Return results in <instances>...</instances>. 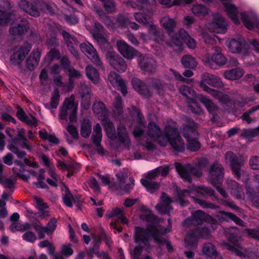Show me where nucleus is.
<instances>
[{
  "label": "nucleus",
  "mask_w": 259,
  "mask_h": 259,
  "mask_svg": "<svg viewBox=\"0 0 259 259\" xmlns=\"http://www.w3.org/2000/svg\"><path fill=\"white\" fill-rule=\"evenodd\" d=\"M14 163L15 166L12 168L13 172L20 177L23 180L27 181L29 179V175L26 174V170L24 169L20 161L16 160Z\"/></svg>",
  "instance_id": "45"
},
{
  "label": "nucleus",
  "mask_w": 259,
  "mask_h": 259,
  "mask_svg": "<svg viewBox=\"0 0 259 259\" xmlns=\"http://www.w3.org/2000/svg\"><path fill=\"white\" fill-rule=\"evenodd\" d=\"M181 63L185 68H194L197 66L195 59L189 55L184 56L181 59Z\"/></svg>",
  "instance_id": "53"
},
{
  "label": "nucleus",
  "mask_w": 259,
  "mask_h": 259,
  "mask_svg": "<svg viewBox=\"0 0 259 259\" xmlns=\"http://www.w3.org/2000/svg\"><path fill=\"white\" fill-rule=\"evenodd\" d=\"M62 191V199L64 204L68 207H71L73 206V202L75 199L71 193L69 189L66 185L62 183L61 186Z\"/></svg>",
  "instance_id": "38"
},
{
  "label": "nucleus",
  "mask_w": 259,
  "mask_h": 259,
  "mask_svg": "<svg viewBox=\"0 0 259 259\" xmlns=\"http://www.w3.org/2000/svg\"><path fill=\"white\" fill-rule=\"evenodd\" d=\"M202 227L198 228L196 230L190 232L185 238V244L187 246L192 247L197 242L199 237L207 238L210 233L208 228L210 224L208 223L202 225Z\"/></svg>",
  "instance_id": "11"
},
{
  "label": "nucleus",
  "mask_w": 259,
  "mask_h": 259,
  "mask_svg": "<svg viewBox=\"0 0 259 259\" xmlns=\"http://www.w3.org/2000/svg\"><path fill=\"white\" fill-rule=\"evenodd\" d=\"M94 113L100 118H104L107 114L105 105L100 101L95 102L93 105Z\"/></svg>",
  "instance_id": "46"
},
{
  "label": "nucleus",
  "mask_w": 259,
  "mask_h": 259,
  "mask_svg": "<svg viewBox=\"0 0 259 259\" xmlns=\"http://www.w3.org/2000/svg\"><path fill=\"white\" fill-rule=\"evenodd\" d=\"M160 23L168 33L169 40L166 43L169 45V44L171 43V37L175 34H173L172 32L177 26V22L176 19L171 18L169 16H165L160 19Z\"/></svg>",
  "instance_id": "22"
},
{
  "label": "nucleus",
  "mask_w": 259,
  "mask_h": 259,
  "mask_svg": "<svg viewBox=\"0 0 259 259\" xmlns=\"http://www.w3.org/2000/svg\"><path fill=\"white\" fill-rule=\"evenodd\" d=\"M238 14V11L237 7L234 4H232L230 0H228V17H229L236 25L240 24Z\"/></svg>",
  "instance_id": "40"
},
{
  "label": "nucleus",
  "mask_w": 259,
  "mask_h": 259,
  "mask_svg": "<svg viewBox=\"0 0 259 259\" xmlns=\"http://www.w3.org/2000/svg\"><path fill=\"white\" fill-rule=\"evenodd\" d=\"M228 188L231 189V194L236 198H241V190L239 184L235 181L228 178Z\"/></svg>",
  "instance_id": "44"
},
{
  "label": "nucleus",
  "mask_w": 259,
  "mask_h": 259,
  "mask_svg": "<svg viewBox=\"0 0 259 259\" xmlns=\"http://www.w3.org/2000/svg\"><path fill=\"white\" fill-rule=\"evenodd\" d=\"M259 136V126L254 128H243L241 136L243 138L251 139Z\"/></svg>",
  "instance_id": "51"
},
{
  "label": "nucleus",
  "mask_w": 259,
  "mask_h": 259,
  "mask_svg": "<svg viewBox=\"0 0 259 259\" xmlns=\"http://www.w3.org/2000/svg\"><path fill=\"white\" fill-rule=\"evenodd\" d=\"M36 207L38 210L37 216L41 219L47 220L51 215L48 209V205L44 202L42 199L37 197H34Z\"/></svg>",
  "instance_id": "29"
},
{
  "label": "nucleus",
  "mask_w": 259,
  "mask_h": 259,
  "mask_svg": "<svg viewBox=\"0 0 259 259\" xmlns=\"http://www.w3.org/2000/svg\"><path fill=\"white\" fill-rule=\"evenodd\" d=\"M226 59L219 52L213 54H208L205 56V62L210 66H222L225 64Z\"/></svg>",
  "instance_id": "28"
},
{
  "label": "nucleus",
  "mask_w": 259,
  "mask_h": 259,
  "mask_svg": "<svg viewBox=\"0 0 259 259\" xmlns=\"http://www.w3.org/2000/svg\"><path fill=\"white\" fill-rule=\"evenodd\" d=\"M197 124L192 120L189 119L187 124L183 126L182 131L187 140L188 149L191 151H197L200 148V144L197 139Z\"/></svg>",
  "instance_id": "6"
},
{
  "label": "nucleus",
  "mask_w": 259,
  "mask_h": 259,
  "mask_svg": "<svg viewBox=\"0 0 259 259\" xmlns=\"http://www.w3.org/2000/svg\"><path fill=\"white\" fill-rule=\"evenodd\" d=\"M92 126L88 119H84L81 124L80 134L84 138L89 137L91 133Z\"/></svg>",
  "instance_id": "54"
},
{
  "label": "nucleus",
  "mask_w": 259,
  "mask_h": 259,
  "mask_svg": "<svg viewBox=\"0 0 259 259\" xmlns=\"http://www.w3.org/2000/svg\"><path fill=\"white\" fill-rule=\"evenodd\" d=\"M168 227L164 229L159 225L153 224L148 227V230L158 245L162 246L165 244L168 251L171 252L172 251V247L170 243L162 237V235L169 232L171 230V224L170 219L168 220Z\"/></svg>",
  "instance_id": "8"
},
{
  "label": "nucleus",
  "mask_w": 259,
  "mask_h": 259,
  "mask_svg": "<svg viewBox=\"0 0 259 259\" xmlns=\"http://www.w3.org/2000/svg\"><path fill=\"white\" fill-rule=\"evenodd\" d=\"M106 57L111 66L117 71L123 72L125 71L126 65L125 61L116 54L115 52H108L106 55Z\"/></svg>",
  "instance_id": "19"
},
{
  "label": "nucleus",
  "mask_w": 259,
  "mask_h": 259,
  "mask_svg": "<svg viewBox=\"0 0 259 259\" xmlns=\"http://www.w3.org/2000/svg\"><path fill=\"white\" fill-rule=\"evenodd\" d=\"M81 51L84 53L88 58L94 64L97 65H101V61L95 49L91 44H81L80 45Z\"/></svg>",
  "instance_id": "26"
},
{
  "label": "nucleus",
  "mask_w": 259,
  "mask_h": 259,
  "mask_svg": "<svg viewBox=\"0 0 259 259\" xmlns=\"http://www.w3.org/2000/svg\"><path fill=\"white\" fill-rule=\"evenodd\" d=\"M102 138V130L100 125L97 123L93 128L92 139L95 145L100 144Z\"/></svg>",
  "instance_id": "48"
},
{
  "label": "nucleus",
  "mask_w": 259,
  "mask_h": 259,
  "mask_svg": "<svg viewBox=\"0 0 259 259\" xmlns=\"http://www.w3.org/2000/svg\"><path fill=\"white\" fill-rule=\"evenodd\" d=\"M138 62L141 69L145 72H153L155 70L156 61L148 55H140L138 57Z\"/></svg>",
  "instance_id": "20"
},
{
  "label": "nucleus",
  "mask_w": 259,
  "mask_h": 259,
  "mask_svg": "<svg viewBox=\"0 0 259 259\" xmlns=\"http://www.w3.org/2000/svg\"><path fill=\"white\" fill-rule=\"evenodd\" d=\"M171 202V198L166 194L163 193L160 197V202L156 205V208L161 213H169L171 210V207L170 206Z\"/></svg>",
  "instance_id": "32"
},
{
  "label": "nucleus",
  "mask_w": 259,
  "mask_h": 259,
  "mask_svg": "<svg viewBox=\"0 0 259 259\" xmlns=\"http://www.w3.org/2000/svg\"><path fill=\"white\" fill-rule=\"evenodd\" d=\"M147 135L160 145L165 146L168 143L176 151L183 152L185 144L181 139L175 122L170 121L164 127V134H161L159 127L154 123H150L148 126Z\"/></svg>",
  "instance_id": "1"
},
{
  "label": "nucleus",
  "mask_w": 259,
  "mask_h": 259,
  "mask_svg": "<svg viewBox=\"0 0 259 259\" xmlns=\"http://www.w3.org/2000/svg\"><path fill=\"white\" fill-rule=\"evenodd\" d=\"M240 16L243 25L246 28L253 30L255 27L259 30V19L255 20L254 22H252L246 12H242Z\"/></svg>",
  "instance_id": "36"
},
{
  "label": "nucleus",
  "mask_w": 259,
  "mask_h": 259,
  "mask_svg": "<svg viewBox=\"0 0 259 259\" xmlns=\"http://www.w3.org/2000/svg\"><path fill=\"white\" fill-rule=\"evenodd\" d=\"M31 49V45L28 43L15 47L10 56L11 63L14 65H21Z\"/></svg>",
  "instance_id": "15"
},
{
  "label": "nucleus",
  "mask_w": 259,
  "mask_h": 259,
  "mask_svg": "<svg viewBox=\"0 0 259 259\" xmlns=\"http://www.w3.org/2000/svg\"><path fill=\"white\" fill-rule=\"evenodd\" d=\"M116 45L119 53L127 59H133L138 55V52L123 40H117Z\"/></svg>",
  "instance_id": "21"
},
{
  "label": "nucleus",
  "mask_w": 259,
  "mask_h": 259,
  "mask_svg": "<svg viewBox=\"0 0 259 259\" xmlns=\"http://www.w3.org/2000/svg\"><path fill=\"white\" fill-rule=\"evenodd\" d=\"M213 194V191L207 187L203 186L195 188L194 189H191L190 190H182L178 192V197L180 205L182 206H185L187 203V201L183 200V198L186 196H190L191 198L194 199V201L198 203L200 206L203 208H212L214 207L213 204L211 203H208L205 201L199 199L198 198H195L194 196H199L200 195H210Z\"/></svg>",
  "instance_id": "3"
},
{
  "label": "nucleus",
  "mask_w": 259,
  "mask_h": 259,
  "mask_svg": "<svg viewBox=\"0 0 259 259\" xmlns=\"http://www.w3.org/2000/svg\"><path fill=\"white\" fill-rule=\"evenodd\" d=\"M148 237V233L145 229L139 227H135L134 235L135 242L142 243L145 245Z\"/></svg>",
  "instance_id": "37"
},
{
  "label": "nucleus",
  "mask_w": 259,
  "mask_h": 259,
  "mask_svg": "<svg viewBox=\"0 0 259 259\" xmlns=\"http://www.w3.org/2000/svg\"><path fill=\"white\" fill-rule=\"evenodd\" d=\"M41 50L37 48L33 50L26 60V67L30 70H33L37 66L39 62Z\"/></svg>",
  "instance_id": "30"
},
{
  "label": "nucleus",
  "mask_w": 259,
  "mask_h": 259,
  "mask_svg": "<svg viewBox=\"0 0 259 259\" xmlns=\"http://www.w3.org/2000/svg\"><path fill=\"white\" fill-rule=\"evenodd\" d=\"M141 183L147 190L150 193H153L159 188V184L157 183L150 180L141 179Z\"/></svg>",
  "instance_id": "49"
},
{
  "label": "nucleus",
  "mask_w": 259,
  "mask_h": 259,
  "mask_svg": "<svg viewBox=\"0 0 259 259\" xmlns=\"http://www.w3.org/2000/svg\"><path fill=\"white\" fill-rule=\"evenodd\" d=\"M223 169V167L220 164L214 163L210 167L208 179L209 181L215 187L220 193L225 197L226 195L225 191L221 186L224 175Z\"/></svg>",
  "instance_id": "10"
},
{
  "label": "nucleus",
  "mask_w": 259,
  "mask_h": 259,
  "mask_svg": "<svg viewBox=\"0 0 259 259\" xmlns=\"http://www.w3.org/2000/svg\"><path fill=\"white\" fill-rule=\"evenodd\" d=\"M93 36L100 45H109V42L101 33L93 32Z\"/></svg>",
  "instance_id": "63"
},
{
  "label": "nucleus",
  "mask_w": 259,
  "mask_h": 259,
  "mask_svg": "<svg viewBox=\"0 0 259 259\" xmlns=\"http://www.w3.org/2000/svg\"><path fill=\"white\" fill-rule=\"evenodd\" d=\"M113 112L115 114H120L122 111V104L121 98L120 96H117L113 102Z\"/></svg>",
  "instance_id": "60"
},
{
  "label": "nucleus",
  "mask_w": 259,
  "mask_h": 259,
  "mask_svg": "<svg viewBox=\"0 0 259 259\" xmlns=\"http://www.w3.org/2000/svg\"><path fill=\"white\" fill-rule=\"evenodd\" d=\"M238 234L236 232L232 233L231 235L228 236V242L234 243V245L228 243V250L232 252L236 256L244 258L246 255L243 252L242 248L238 245Z\"/></svg>",
  "instance_id": "23"
},
{
  "label": "nucleus",
  "mask_w": 259,
  "mask_h": 259,
  "mask_svg": "<svg viewBox=\"0 0 259 259\" xmlns=\"http://www.w3.org/2000/svg\"><path fill=\"white\" fill-rule=\"evenodd\" d=\"M153 215L150 209L144 206L141 207L140 218L142 220L150 221L153 220Z\"/></svg>",
  "instance_id": "57"
},
{
  "label": "nucleus",
  "mask_w": 259,
  "mask_h": 259,
  "mask_svg": "<svg viewBox=\"0 0 259 259\" xmlns=\"http://www.w3.org/2000/svg\"><path fill=\"white\" fill-rule=\"evenodd\" d=\"M229 220L233 221L234 223H235L237 225L240 226H244V222L239 217L236 216L235 214L232 212H228V236H229V235H231V230H234V232H236L238 234V230L237 227H232L229 225Z\"/></svg>",
  "instance_id": "41"
},
{
  "label": "nucleus",
  "mask_w": 259,
  "mask_h": 259,
  "mask_svg": "<svg viewBox=\"0 0 259 259\" xmlns=\"http://www.w3.org/2000/svg\"><path fill=\"white\" fill-rule=\"evenodd\" d=\"M210 217L207 216L201 210L196 211L192 213V216L186 219L184 224L185 225H203L207 223L206 221L210 220Z\"/></svg>",
  "instance_id": "25"
},
{
  "label": "nucleus",
  "mask_w": 259,
  "mask_h": 259,
  "mask_svg": "<svg viewBox=\"0 0 259 259\" xmlns=\"http://www.w3.org/2000/svg\"><path fill=\"white\" fill-rule=\"evenodd\" d=\"M213 21L207 24V27L212 32L224 34L226 32L225 19L219 13L213 15Z\"/></svg>",
  "instance_id": "17"
},
{
  "label": "nucleus",
  "mask_w": 259,
  "mask_h": 259,
  "mask_svg": "<svg viewBox=\"0 0 259 259\" xmlns=\"http://www.w3.org/2000/svg\"><path fill=\"white\" fill-rule=\"evenodd\" d=\"M202 250L203 253L208 258L216 257H218L219 259L220 258L214 246L210 243H205L203 246Z\"/></svg>",
  "instance_id": "42"
},
{
  "label": "nucleus",
  "mask_w": 259,
  "mask_h": 259,
  "mask_svg": "<svg viewBox=\"0 0 259 259\" xmlns=\"http://www.w3.org/2000/svg\"><path fill=\"white\" fill-rule=\"evenodd\" d=\"M57 220L55 218H52L47 224L46 228L47 229V234H52L57 228Z\"/></svg>",
  "instance_id": "62"
},
{
  "label": "nucleus",
  "mask_w": 259,
  "mask_h": 259,
  "mask_svg": "<svg viewBox=\"0 0 259 259\" xmlns=\"http://www.w3.org/2000/svg\"><path fill=\"white\" fill-rule=\"evenodd\" d=\"M60 95L58 89H56L53 93L51 99L50 107L52 109L57 108L59 102Z\"/></svg>",
  "instance_id": "59"
},
{
  "label": "nucleus",
  "mask_w": 259,
  "mask_h": 259,
  "mask_svg": "<svg viewBox=\"0 0 259 259\" xmlns=\"http://www.w3.org/2000/svg\"><path fill=\"white\" fill-rule=\"evenodd\" d=\"M77 111V103L75 102L74 96L71 95L64 100L59 114V119L66 120L69 116L70 121L74 122L76 120Z\"/></svg>",
  "instance_id": "9"
},
{
  "label": "nucleus",
  "mask_w": 259,
  "mask_h": 259,
  "mask_svg": "<svg viewBox=\"0 0 259 259\" xmlns=\"http://www.w3.org/2000/svg\"><path fill=\"white\" fill-rule=\"evenodd\" d=\"M249 163L251 169L254 170L259 169V156L256 155L251 156Z\"/></svg>",
  "instance_id": "64"
},
{
  "label": "nucleus",
  "mask_w": 259,
  "mask_h": 259,
  "mask_svg": "<svg viewBox=\"0 0 259 259\" xmlns=\"http://www.w3.org/2000/svg\"><path fill=\"white\" fill-rule=\"evenodd\" d=\"M34 3L37 7L32 5H30L25 0H21L19 5L21 9L33 16H38L39 15V10H44L46 7H48L47 4L42 2L37 1Z\"/></svg>",
  "instance_id": "18"
},
{
  "label": "nucleus",
  "mask_w": 259,
  "mask_h": 259,
  "mask_svg": "<svg viewBox=\"0 0 259 259\" xmlns=\"http://www.w3.org/2000/svg\"><path fill=\"white\" fill-rule=\"evenodd\" d=\"M175 167L180 177L185 181L189 182H191L192 181L191 174L198 177L202 175L201 170L198 166L193 167L189 164L183 165L180 163H176Z\"/></svg>",
  "instance_id": "13"
},
{
  "label": "nucleus",
  "mask_w": 259,
  "mask_h": 259,
  "mask_svg": "<svg viewBox=\"0 0 259 259\" xmlns=\"http://www.w3.org/2000/svg\"><path fill=\"white\" fill-rule=\"evenodd\" d=\"M41 158L45 165L49 167L48 172L53 178V180L48 178L47 179V183L51 186H57V183L61 182L60 177L56 173L54 169L51 167L49 158L44 154L41 155Z\"/></svg>",
  "instance_id": "27"
},
{
  "label": "nucleus",
  "mask_w": 259,
  "mask_h": 259,
  "mask_svg": "<svg viewBox=\"0 0 259 259\" xmlns=\"http://www.w3.org/2000/svg\"><path fill=\"white\" fill-rule=\"evenodd\" d=\"M132 84L135 90L144 97L149 98L151 96L152 93L150 91V88H148L147 86L139 78H133L132 80Z\"/></svg>",
  "instance_id": "31"
},
{
  "label": "nucleus",
  "mask_w": 259,
  "mask_h": 259,
  "mask_svg": "<svg viewBox=\"0 0 259 259\" xmlns=\"http://www.w3.org/2000/svg\"><path fill=\"white\" fill-rule=\"evenodd\" d=\"M179 91L187 98L188 107L191 111L194 113L200 114L202 112V110L196 103V101L199 100V95L196 96L195 92L186 85L181 87Z\"/></svg>",
  "instance_id": "12"
},
{
  "label": "nucleus",
  "mask_w": 259,
  "mask_h": 259,
  "mask_svg": "<svg viewBox=\"0 0 259 259\" xmlns=\"http://www.w3.org/2000/svg\"><path fill=\"white\" fill-rule=\"evenodd\" d=\"M33 227L37 233L39 239L45 237V233H47V229L46 227H43L39 222H36L33 224Z\"/></svg>",
  "instance_id": "61"
},
{
  "label": "nucleus",
  "mask_w": 259,
  "mask_h": 259,
  "mask_svg": "<svg viewBox=\"0 0 259 259\" xmlns=\"http://www.w3.org/2000/svg\"><path fill=\"white\" fill-rule=\"evenodd\" d=\"M28 27V22L25 20H23L21 21V24H19L16 26L11 27L10 29V32L12 35H20L26 31Z\"/></svg>",
  "instance_id": "43"
},
{
  "label": "nucleus",
  "mask_w": 259,
  "mask_h": 259,
  "mask_svg": "<svg viewBox=\"0 0 259 259\" xmlns=\"http://www.w3.org/2000/svg\"><path fill=\"white\" fill-rule=\"evenodd\" d=\"M15 141V144L17 141H22L21 147L26 149L29 151H31L32 149V145L29 143L25 136V131L23 128H18L17 137L15 139H13Z\"/></svg>",
  "instance_id": "35"
},
{
  "label": "nucleus",
  "mask_w": 259,
  "mask_h": 259,
  "mask_svg": "<svg viewBox=\"0 0 259 259\" xmlns=\"http://www.w3.org/2000/svg\"><path fill=\"white\" fill-rule=\"evenodd\" d=\"M205 83H207L213 87H219L222 84V81L220 77L212 75L207 74L204 75L203 81L200 83V87L203 90L210 94L216 99H218L221 102L224 103L226 101V96L222 92L212 89L207 86Z\"/></svg>",
  "instance_id": "7"
},
{
  "label": "nucleus",
  "mask_w": 259,
  "mask_h": 259,
  "mask_svg": "<svg viewBox=\"0 0 259 259\" xmlns=\"http://www.w3.org/2000/svg\"><path fill=\"white\" fill-rule=\"evenodd\" d=\"M151 17V13L147 15L141 13H135L134 14L136 20L147 27L148 34L151 38L159 44L162 43L164 41L163 33L153 24Z\"/></svg>",
  "instance_id": "4"
},
{
  "label": "nucleus",
  "mask_w": 259,
  "mask_h": 259,
  "mask_svg": "<svg viewBox=\"0 0 259 259\" xmlns=\"http://www.w3.org/2000/svg\"><path fill=\"white\" fill-rule=\"evenodd\" d=\"M230 157V167L234 177L244 184L246 194L252 202V205L259 207V193L255 191L248 184L250 180L248 174L241 169L244 165V157L241 155H237L231 151H228V157Z\"/></svg>",
  "instance_id": "2"
},
{
  "label": "nucleus",
  "mask_w": 259,
  "mask_h": 259,
  "mask_svg": "<svg viewBox=\"0 0 259 259\" xmlns=\"http://www.w3.org/2000/svg\"><path fill=\"white\" fill-rule=\"evenodd\" d=\"M108 80L115 89L120 90L123 96L127 94V91L124 80L116 73L110 72L108 76Z\"/></svg>",
  "instance_id": "24"
},
{
  "label": "nucleus",
  "mask_w": 259,
  "mask_h": 259,
  "mask_svg": "<svg viewBox=\"0 0 259 259\" xmlns=\"http://www.w3.org/2000/svg\"><path fill=\"white\" fill-rule=\"evenodd\" d=\"M192 13L196 16L204 17L208 13V9L205 6L202 5H195L191 8Z\"/></svg>",
  "instance_id": "47"
},
{
  "label": "nucleus",
  "mask_w": 259,
  "mask_h": 259,
  "mask_svg": "<svg viewBox=\"0 0 259 259\" xmlns=\"http://www.w3.org/2000/svg\"><path fill=\"white\" fill-rule=\"evenodd\" d=\"M118 22L121 27H130L132 29L137 30L139 28V26L136 23L131 22L130 20L123 16H120L118 18Z\"/></svg>",
  "instance_id": "52"
},
{
  "label": "nucleus",
  "mask_w": 259,
  "mask_h": 259,
  "mask_svg": "<svg viewBox=\"0 0 259 259\" xmlns=\"http://www.w3.org/2000/svg\"><path fill=\"white\" fill-rule=\"evenodd\" d=\"M116 217L119 220H120L123 224H127L128 220L124 216L123 210L119 208H115L112 210L111 212L108 214L109 218Z\"/></svg>",
  "instance_id": "56"
},
{
  "label": "nucleus",
  "mask_w": 259,
  "mask_h": 259,
  "mask_svg": "<svg viewBox=\"0 0 259 259\" xmlns=\"http://www.w3.org/2000/svg\"><path fill=\"white\" fill-rule=\"evenodd\" d=\"M184 41L190 49H194L196 47L195 40L189 36L185 29L181 28L171 37V43L169 44V46H181Z\"/></svg>",
  "instance_id": "14"
},
{
  "label": "nucleus",
  "mask_w": 259,
  "mask_h": 259,
  "mask_svg": "<svg viewBox=\"0 0 259 259\" xmlns=\"http://www.w3.org/2000/svg\"><path fill=\"white\" fill-rule=\"evenodd\" d=\"M61 33L71 53L75 57H77L78 53L75 49L77 46L76 39L66 31H62Z\"/></svg>",
  "instance_id": "34"
},
{
  "label": "nucleus",
  "mask_w": 259,
  "mask_h": 259,
  "mask_svg": "<svg viewBox=\"0 0 259 259\" xmlns=\"http://www.w3.org/2000/svg\"><path fill=\"white\" fill-rule=\"evenodd\" d=\"M244 74V70L237 67L228 70V79L237 80L241 78Z\"/></svg>",
  "instance_id": "50"
},
{
  "label": "nucleus",
  "mask_w": 259,
  "mask_h": 259,
  "mask_svg": "<svg viewBox=\"0 0 259 259\" xmlns=\"http://www.w3.org/2000/svg\"><path fill=\"white\" fill-rule=\"evenodd\" d=\"M228 48L233 53H242L244 56H247L249 54V45L243 38L231 39Z\"/></svg>",
  "instance_id": "16"
},
{
  "label": "nucleus",
  "mask_w": 259,
  "mask_h": 259,
  "mask_svg": "<svg viewBox=\"0 0 259 259\" xmlns=\"http://www.w3.org/2000/svg\"><path fill=\"white\" fill-rule=\"evenodd\" d=\"M103 125L109 138L115 140L118 138L120 142L125 147H128L131 145V140L124 125L119 123L117 127V135L112 122L105 121L103 122Z\"/></svg>",
  "instance_id": "5"
},
{
  "label": "nucleus",
  "mask_w": 259,
  "mask_h": 259,
  "mask_svg": "<svg viewBox=\"0 0 259 259\" xmlns=\"http://www.w3.org/2000/svg\"><path fill=\"white\" fill-rule=\"evenodd\" d=\"M198 98V100L204 105L209 112L212 113L217 110V107L209 99L202 95H199Z\"/></svg>",
  "instance_id": "55"
},
{
  "label": "nucleus",
  "mask_w": 259,
  "mask_h": 259,
  "mask_svg": "<svg viewBox=\"0 0 259 259\" xmlns=\"http://www.w3.org/2000/svg\"><path fill=\"white\" fill-rule=\"evenodd\" d=\"M132 115L134 116L137 115L138 118L137 121L138 125L136 126L134 131L133 135L136 138L140 137L143 133V128L145 127V122L142 119V116L139 112L138 110L135 107H132Z\"/></svg>",
  "instance_id": "33"
},
{
  "label": "nucleus",
  "mask_w": 259,
  "mask_h": 259,
  "mask_svg": "<svg viewBox=\"0 0 259 259\" xmlns=\"http://www.w3.org/2000/svg\"><path fill=\"white\" fill-rule=\"evenodd\" d=\"M85 72L87 77L94 84L99 82L101 78L97 70L92 65H87L85 67Z\"/></svg>",
  "instance_id": "39"
},
{
  "label": "nucleus",
  "mask_w": 259,
  "mask_h": 259,
  "mask_svg": "<svg viewBox=\"0 0 259 259\" xmlns=\"http://www.w3.org/2000/svg\"><path fill=\"white\" fill-rule=\"evenodd\" d=\"M8 148L13 153L16 154L18 158H22L26 155V152L19 150L15 144L14 140H11V143L8 146Z\"/></svg>",
  "instance_id": "58"
}]
</instances>
